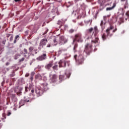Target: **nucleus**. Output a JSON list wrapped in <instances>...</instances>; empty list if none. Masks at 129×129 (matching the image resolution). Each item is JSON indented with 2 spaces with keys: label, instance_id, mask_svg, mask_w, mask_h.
<instances>
[{
  "label": "nucleus",
  "instance_id": "34",
  "mask_svg": "<svg viewBox=\"0 0 129 129\" xmlns=\"http://www.w3.org/2000/svg\"><path fill=\"white\" fill-rule=\"evenodd\" d=\"M21 102H20V104L21 105Z\"/></svg>",
  "mask_w": 129,
  "mask_h": 129
},
{
  "label": "nucleus",
  "instance_id": "3",
  "mask_svg": "<svg viewBox=\"0 0 129 129\" xmlns=\"http://www.w3.org/2000/svg\"><path fill=\"white\" fill-rule=\"evenodd\" d=\"M84 52L86 53L87 56H89L91 53H92V45L89 43H87L85 45V48Z\"/></svg>",
  "mask_w": 129,
  "mask_h": 129
},
{
  "label": "nucleus",
  "instance_id": "21",
  "mask_svg": "<svg viewBox=\"0 0 129 129\" xmlns=\"http://www.w3.org/2000/svg\"><path fill=\"white\" fill-rule=\"evenodd\" d=\"M58 68V66L56 65L53 67V69H54L55 70H56V69Z\"/></svg>",
  "mask_w": 129,
  "mask_h": 129
},
{
  "label": "nucleus",
  "instance_id": "41",
  "mask_svg": "<svg viewBox=\"0 0 129 129\" xmlns=\"http://www.w3.org/2000/svg\"><path fill=\"white\" fill-rule=\"evenodd\" d=\"M0 29H1V26H0Z\"/></svg>",
  "mask_w": 129,
  "mask_h": 129
},
{
  "label": "nucleus",
  "instance_id": "14",
  "mask_svg": "<svg viewBox=\"0 0 129 129\" xmlns=\"http://www.w3.org/2000/svg\"><path fill=\"white\" fill-rule=\"evenodd\" d=\"M52 65L53 64H52V63H49L45 67V68H46V69H50V68L52 67Z\"/></svg>",
  "mask_w": 129,
  "mask_h": 129
},
{
  "label": "nucleus",
  "instance_id": "38",
  "mask_svg": "<svg viewBox=\"0 0 129 129\" xmlns=\"http://www.w3.org/2000/svg\"><path fill=\"white\" fill-rule=\"evenodd\" d=\"M121 16H122V14H121Z\"/></svg>",
  "mask_w": 129,
  "mask_h": 129
},
{
  "label": "nucleus",
  "instance_id": "9",
  "mask_svg": "<svg viewBox=\"0 0 129 129\" xmlns=\"http://www.w3.org/2000/svg\"><path fill=\"white\" fill-rule=\"evenodd\" d=\"M47 43V40L45 39H42L40 42V46H45L46 44Z\"/></svg>",
  "mask_w": 129,
  "mask_h": 129
},
{
  "label": "nucleus",
  "instance_id": "26",
  "mask_svg": "<svg viewBox=\"0 0 129 129\" xmlns=\"http://www.w3.org/2000/svg\"><path fill=\"white\" fill-rule=\"evenodd\" d=\"M116 31H117V28H115V29H114L113 30V33H115V32H116Z\"/></svg>",
  "mask_w": 129,
  "mask_h": 129
},
{
  "label": "nucleus",
  "instance_id": "28",
  "mask_svg": "<svg viewBox=\"0 0 129 129\" xmlns=\"http://www.w3.org/2000/svg\"><path fill=\"white\" fill-rule=\"evenodd\" d=\"M11 112H8V115L9 116H10V115H11Z\"/></svg>",
  "mask_w": 129,
  "mask_h": 129
},
{
  "label": "nucleus",
  "instance_id": "18",
  "mask_svg": "<svg viewBox=\"0 0 129 129\" xmlns=\"http://www.w3.org/2000/svg\"><path fill=\"white\" fill-rule=\"evenodd\" d=\"M20 55L19 54H16L15 55V60H17V59H18V58H19L20 57Z\"/></svg>",
  "mask_w": 129,
  "mask_h": 129
},
{
  "label": "nucleus",
  "instance_id": "39",
  "mask_svg": "<svg viewBox=\"0 0 129 129\" xmlns=\"http://www.w3.org/2000/svg\"><path fill=\"white\" fill-rule=\"evenodd\" d=\"M65 65H66V62L65 63Z\"/></svg>",
  "mask_w": 129,
  "mask_h": 129
},
{
  "label": "nucleus",
  "instance_id": "12",
  "mask_svg": "<svg viewBox=\"0 0 129 129\" xmlns=\"http://www.w3.org/2000/svg\"><path fill=\"white\" fill-rule=\"evenodd\" d=\"M56 78H57V77L56 76V75H53L52 77V82H55L56 81Z\"/></svg>",
  "mask_w": 129,
  "mask_h": 129
},
{
  "label": "nucleus",
  "instance_id": "17",
  "mask_svg": "<svg viewBox=\"0 0 129 129\" xmlns=\"http://www.w3.org/2000/svg\"><path fill=\"white\" fill-rule=\"evenodd\" d=\"M119 20L120 21V25L122 23H123V18L122 17L119 18Z\"/></svg>",
  "mask_w": 129,
  "mask_h": 129
},
{
  "label": "nucleus",
  "instance_id": "19",
  "mask_svg": "<svg viewBox=\"0 0 129 129\" xmlns=\"http://www.w3.org/2000/svg\"><path fill=\"white\" fill-rule=\"evenodd\" d=\"M125 16H126V17L129 18V11L126 12V13H125Z\"/></svg>",
  "mask_w": 129,
  "mask_h": 129
},
{
  "label": "nucleus",
  "instance_id": "35",
  "mask_svg": "<svg viewBox=\"0 0 129 129\" xmlns=\"http://www.w3.org/2000/svg\"><path fill=\"white\" fill-rule=\"evenodd\" d=\"M125 20H126H126H127V18H126Z\"/></svg>",
  "mask_w": 129,
  "mask_h": 129
},
{
  "label": "nucleus",
  "instance_id": "27",
  "mask_svg": "<svg viewBox=\"0 0 129 129\" xmlns=\"http://www.w3.org/2000/svg\"><path fill=\"white\" fill-rule=\"evenodd\" d=\"M24 54H27V49H24Z\"/></svg>",
  "mask_w": 129,
  "mask_h": 129
},
{
  "label": "nucleus",
  "instance_id": "20",
  "mask_svg": "<svg viewBox=\"0 0 129 129\" xmlns=\"http://www.w3.org/2000/svg\"><path fill=\"white\" fill-rule=\"evenodd\" d=\"M17 39H19V35H17V36L15 37V40H14V43H16V42Z\"/></svg>",
  "mask_w": 129,
  "mask_h": 129
},
{
  "label": "nucleus",
  "instance_id": "36",
  "mask_svg": "<svg viewBox=\"0 0 129 129\" xmlns=\"http://www.w3.org/2000/svg\"><path fill=\"white\" fill-rule=\"evenodd\" d=\"M66 28H67V26H66Z\"/></svg>",
  "mask_w": 129,
  "mask_h": 129
},
{
  "label": "nucleus",
  "instance_id": "32",
  "mask_svg": "<svg viewBox=\"0 0 129 129\" xmlns=\"http://www.w3.org/2000/svg\"><path fill=\"white\" fill-rule=\"evenodd\" d=\"M79 1H80V0H76V2H78Z\"/></svg>",
  "mask_w": 129,
  "mask_h": 129
},
{
  "label": "nucleus",
  "instance_id": "15",
  "mask_svg": "<svg viewBox=\"0 0 129 129\" xmlns=\"http://www.w3.org/2000/svg\"><path fill=\"white\" fill-rule=\"evenodd\" d=\"M67 75V78H70V76H71V73L69 72V73H66V74Z\"/></svg>",
  "mask_w": 129,
  "mask_h": 129
},
{
  "label": "nucleus",
  "instance_id": "24",
  "mask_svg": "<svg viewBox=\"0 0 129 129\" xmlns=\"http://www.w3.org/2000/svg\"><path fill=\"white\" fill-rule=\"evenodd\" d=\"M74 58L75 59L76 61H77V54L74 55Z\"/></svg>",
  "mask_w": 129,
  "mask_h": 129
},
{
  "label": "nucleus",
  "instance_id": "23",
  "mask_svg": "<svg viewBox=\"0 0 129 129\" xmlns=\"http://www.w3.org/2000/svg\"><path fill=\"white\" fill-rule=\"evenodd\" d=\"M59 67H61L62 66V60H60L59 62Z\"/></svg>",
  "mask_w": 129,
  "mask_h": 129
},
{
  "label": "nucleus",
  "instance_id": "7",
  "mask_svg": "<svg viewBox=\"0 0 129 129\" xmlns=\"http://www.w3.org/2000/svg\"><path fill=\"white\" fill-rule=\"evenodd\" d=\"M122 5H123V9H127L128 8V2L127 0H120Z\"/></svg>",
  "mask_w": 129,
  "mask_h": 129
},
{
  "label": "nucleus",
  "instance_id": "5",
  "mask_svg": "<svg viewBox=\"0 0 129 129\" xmlns=\"http://www.w3.org/2000/svg\"><path fill=\"white\" fill-rule=\"evenodd\" d=\"M25 91L27 92L29 90H31V93H34V91L35 90V87H34V85L32 84H29L27 86L25 87Z\"/></svg>",
  "mask_w": 129,
  "mask_h": 129
},
{
  "label": "nucleus",
  "instance_id": "30",
  "mask_svg": "<svg viewBox=\"0 0 129 129\" xmlns=\"http://www.w3.org/2000/svg\"><path fill=\"white\" fill-rule=\"evenodd\" d=\"M21 0H15V2H20Z\"/></svg>",
  "mask_w": 129,
  "mask_h": 129
},
{
  "label": "nucleus",
  "instance_id": "40",
  "mask_svg": "<svg viewBox=\"0 0 129 129\" xmlns=\"http://www.w3.org/2000/svg\"><path fill=\"white\" fill-rule=\"evenodd\" d=\"M7 65H8V63H7Z\"/></svg>",
  "mask_w": 129,
  "mask_h": 129
},
{
  "label": "nucleus",
  "instance_id": "29",
  "mask_svg": "<svg viewBox=\"0 0 129 129\" xmlns=\"http://www.w3.org/2000/svg\"><path fill=\"white\" fill-rule=\"evenodd\" d=\"M50 46H51V45H50V44H49V45H47V47L49 48V47H50Z\"/></svg>",
  "mask_w": 129,
  "mask_h": 129
},
{
  "label": "nucleus",
  "instance_id": "22",
  "mask_svg": "<svg viewBox=\"0 0 129 129\" xmlns=\"http://www.w3.org/2000/svg\"><path fill=\"white\" fill-rule=\"evenodd\" d=\"M58 25H62V21L59 20L57 22Z\"/></svg>",
  "mask_w": 129,
  "mask_h": 129
},
{
  "label": "nucleus",
  "instance_id": "25",
  "mask_svg": "<svg viewBox=\"0 0 129 129\" xmlns=\"http://www.w3.org/2000/svg\"><path fill=\"white\" fill-rule=\"evenodd\" d=\"M29 50L30 52H32V51H33V47H30Z\"/></svg>",
  "mask_w": 129,
  "mask_h": 129
},
{
  "label": "nucleus",
  "instance_id": "8",
  "mask_svg": "<svg viewBox=\"0 0 129 129\" xmlns=\"http://www.w3.org/2000/svg\"><path fill=\"white\" fill-rule=\"evenodd\" d=\"M37 59L39 61H42L43 60H45V59H46V54H44L43 55L39 56Z\"/></svg>",
  "mask_w": 129,
  "mask_h": 129
},
{
  "label": "nucleus",
  "instance_id": "10",
  "mask_svg": "<svg viewBox=\"0 0 129 129\" xmlns=\"http://www.w3.org/2000/svg\"><path fill=\"white\" fill-rule=\"evenodd\" d=\"M116 6V4L114 3L113 4V6L112 7H108L106 8V11H111V10H113V9H114V8H115Z\"/></svg>",
  "mask_w": 129,
  "mask_h": 129
},
{
  "label": "nucleus",
  "instance_id": "37",
  "mask_svg": "<svg viewBox=\"0 0 129 129\" xmlns=\"http://www.w3.org/2000/svg\"><path fill=\"white\" fill-rule=\"evenodd\" d=\"M59 78H61V76L59 77Z\"/></svg>",
  "mask_w": 129,
  "mask_h": 129
},
{
  "label": "nucleus",
  "instance_id": "11",
  "mask_svg": "<svg viewBox=\"0 0 129 129\" xmlns=\"http://www.w3.org/2000/svg\"><path fill=\"white\" fill-rule=\"evenodd\" d=\"M100 26L102 28V30H104V29L105 28L104 27V22L102 20L101 21Z\"/></svg>",
  "mask_w": 129,
  "mask_h": 129
},
{
  "label": "nucleus",
  "instance_id": "2",
  "mask_svg": "<svg viewBox=\"0 0 129 129\" xmlns=\"http://www.w3.org/2000/svg\"><path fill=\"white\" fill-rule=\"evenodd\" d=\"M113 26L112 25H110V27L108 28L106 30V33H103V34L102 35V39L103 40V41H105L106 40V37H108L109 36L110 37H111L112 36V34H110V32H109L110 30H113Z\"/></svg>",
  "mask_w": 129,
  "mask_h": 129
},
{
  "label": "nucleus",
  "instance_id": "16",
  "mask_svg": "<svg viewBox=\"0 0 129 129\" xmlns=\"http://www.w3.org/2000/svg\"><path fill=\"white\" fill-rule=\"evenodd\" d=\"M74 31H75L74 29H72L69 31V33H70V34H72L73 33H74Z\"/></svg>",
  "mask_w": 129,
  "mask_h": 129
},
{
  "label": "nucleus",
  "instance_id": "13",
  "mask_svg": "<svg viewBox=\"0 0 129 129\" xmlns=\"http://www.w3.org/2000/svg\"><path fill=\"white\" fill-rule=\"evenodd\" d=\"M77 47H78V44H77V43L75 44V45L74 47V51L75 53L76 52H77V50H76V48H77Z\"/></svg>",
  "mask_w": 129,
  "mask_h": 129
},
{
  "label": "nucleus",
  "instance_id": "33",
  "mask_svg": "<svg viewBox=\"0 0 129 129\" xmlns=\"http://www.w3.org/2000/svg\"><path fill=\"white\" fill-rule=\"evenodd\" d=\"M22 61H24V58H23Z\"/></svg>",
  "mask_w": 129,
  "mask_h": 129
},
{
  "label": "nucleus",
  "instance_id": "6",
  "mask_svg": "<svg viewBox=\"0 0 129 129\" xmlns=\"http://www.w3.org/2000/svg\"><path fill=\"white\" fill-rule=\"evenodd\" d=\"M78 62L79 64H82L84 62V57L82 54L78 56Z\"/></svg>",
  "mask_w": 129,
  "mask_h": 129
},
{
  "label": "nucleus",
  "instance_id": "4",
  "mask_svg": "<svg viewBox=\"0 0 129 129\" xmlns=\"http://www.w3.org/2000/svg\"><path fill=\"white\" fill-rule=\"evenodd\" d=\"M78 42V43H82L83 42V38L82 37V34L81 33L75 34L73 40V43Z\"/></svg>",
  "mask_w": 129,
  "mask_h": 129
},
{
  "label": "nucleus",
  "instance_id": "31",
  "mask_svg": "<svg viewBox=\"0 0 129 129\" xmlns=\"http://www.w3.org/2000/svg\"><path fill=\"white\" fill-rule=\"evenodd\" d=\"M29 75L27 74H26V75H25V76H29Z\"/></svg>",
  "mask_w": 129,
  "mask_h": 129
},
{
  "label": "nucleus",
  "instance_id": "1",
  "mask_svg": "<svg viewBox=\"0 0 129 129\" xmlns=\"http://www.w3.org/2000/svg\"><path fill=\"white\" fill-rule=\"evenodd\" d=\"M93 32V35L94 34L95 36V40H92V43H94V44H96V43L98 42V41H99V38H98V37H97V34L99 32V31L98 30V28H97V26H95L94 28H91L88 30V32H89L90 34H91Z\"/></svg>",
  "mask_w": 129,
  "mask_h": 129
}]
</instances>
